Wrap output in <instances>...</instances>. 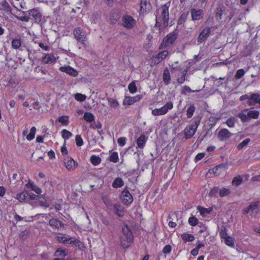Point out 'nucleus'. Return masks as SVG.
Segmentation results:
<instances>
[{"label": "nucleus", "instance_id": "0e129e2a", "mask_svg": "<svg viewBox=\"0 0 260 260\" xmlns=\"http://www.w3.org/2000/svg\"><path fill=\"white\" fill-rule=\"evenodd\" d=\"M172 249L171 246L170 245H167L165 246L164 248L162 251L164 253L167 254L171 252Z\"/></svg>", "mask_w": 260, "mask_h": 260}, {"label": "nucleus", "instance_id": "cd10ccee", "mask_svg": "<svg viewBox=\"0 0 260 260\" xmlns=\"http://www.w3.org/2000/svg\"><path fill=\"white\" fill-rule=\"evenodd\" d=\"M114 211L119 216H122L123 215L122 207L119 204H116L114 205Z\"/></svg>", "mask_w": 260, "mask_h": 260}, {"label": "nucleus", "instance_id": "5fc2aeb1", "mask_svg": "<svg viewBox=\"0 0 260 260\" xmlns=\"http://www.w3.org/2000/svg\"><path fill=\"white\" fill-rule=\"evenodd\" d=\"M37 200H38L40 205L41 206H44L45 207H49V204L46 202V201L45 200V199L44 198H42L41 197H39V198Z\"/></svg>", "mask_w": 260, "mask_h": 260}, {"label": "nucleus", "instance_id": "9b49d317", "mask_svg": "<svg viewBox=\"0 0 260 260\" xmlns=\"http://www.w3.org/2000/svg\"><path fill=\"white\" fill-rule=\"evenodd\" d=\"M64 164L66 168L70 171L74 170L78 165L77 163L72 158L69 157L64 159Z\"/></svg>", "mask_w": 260, "mask_h": 260}, {"label": "nucleus", "instance_id": "2eb2a0df", "mask_svg": "<svg viewBox=\"0 0 260 260\" xmlns=\"http://www.w3.org/2000/svg\"><path fill=\"white\" fill-rule=\"evenodd\" d=\"M151 9V5L147 0H141L140 2V13L144 14L149 11Z\"/></svg>", "mask_w": 260, "mask_h": 260}, {"label": "nucleus", "instance_id": "680f3d73", "mask_svg": "<svg viewBox=\"0 0 260 260\" xmlns=\"http://www.w3.org/2000/svg\"><path fill=\"white\" fill-rule=\"evenodd\" d=\"M69 239H70V242H69V244H73L76 246H79V243H80L79 240H78L76 239L72 238H69Z\"/></svg>", "mask_w": 260, "mask_h": 260}, {"label": "nucleus", "instance_id": "13d9d810", "mask_svg": "<svg viewBox=\"0 0 260 260\" xmlns=\"http://www.w3.org/2000/svg\"><path fill=\"white\" fill-rule=\"evenodd\" d=\"M226 125L230 127H233L235 126V119L229 118L226 121Z\"/></svg>", "mask_w": 260, "mask_h": 260}, {"label": "nucleus", "instance_id": "20e7f679", "mask_svg": "<svg viewBox=\"0 0 260 260\" xmlns=\"http://www.w3.org/2000/svg\"><path fill=\"white\" fill-rule=\"evenodd\" d=\"M173 107V103L171 102H169L161 108L153 110L152 111V114L154 116L164 115L167 113L168 110L172 109Z\"/></svg>", "mask_w": 260, "mask_h": 260}, {"label": "nucleus", "instance_id": "2f4dec72", "mask_svg": "<svg viewBox=\"0 0 260 260\" xmlns=\"http://www.w3.org/2000/svg\"><path fill=\"white\" fill-rule=\"evenodd\" d=\"M90 161L92 165L97 166L101 163V159L99 156L93 155L90 157Z\"/></svg>", "mask_w": 260, "mask_h": 260}, {"label": "nucleus", "instance_id": "f8f14e48", "mask_svg": "<svg viewBox=\"0 0 260 260\" xmlns=\"http://www.w3.org/2000/svg\"><path fill=\"white\" fill-rule=\"evenodd\" d=\"M142 98V95H137L134 97H125L123 101V105L127 106L132 105L140 100Z\"/></svg>", "mask_w": 260, "mask_h": 260}, {"label": "nucleus", "instance_id": "423d86ee", "mask_svg": "<svg viewBox=\"0 0 260 260\" xmlns=\"http://www.w3.org/2000/svg\"><path fill=\"white\" fill-rule=\"evenodd\" d=\"M177 38V34L174 31L170 33L163 40L161 43L160 47H166L172 45L176 40Z\"/></svg>", "mask_w": 260, "mask_h": 260}, {"label": "nucleus", "instance_id": "6ab92c4d", "mask_svg": "<svg viewBox=\"0 0 260 260\" xmlns=\"http://www.w3.org/2000/svg\"><path fill=\"white\" fill-rule=\"evenodd\" d=\"M260 97V94L258 93H252L250 98L248 101L247 104L249 106H254L256 103H258Z\"/></svg>", "mask_w": 260, "mask_h": 260}, {"label": "nucleus", "instance_id": "ddd939ff", "mask_svg": "<svg viewBox=\"0 0 260 260\" xmlns=\"http://www.w3.org/2000/svg\"><path fill=\"white\" fill-rule=\"evenodd\" d=\"M169 52L167 50H164L157 54L155 56L153 57L152 61L154 63L158 64L162 60L166 58Z\"/></svg>", "mask_w": 260, "mask_h": 260}, {"label": "nucleus", "instance_id": "bb28decb", "mask_svg": "<svg viewBox=\"0 0 260 260\" xmlns=\"http://www.w3.org/2000/svg\"><path fill=\"white\" fill-rule=\"evenodd\" d=\"M124 185V182L121 178L117 177L112 183V187L115 188L121 187Z\"/></svg>", "mask_w": 260, "mask_h": 260}, {"label": "nucleus", "instance_id": "72a5a7b5", "mask_svg": "<svg viewBox=\"0 0 260 260\" xmlns=\"http://www.w3.org/2000/svg\"><path fill=\"white\" fill-rule=\"evenodd\" d=\"M243 181V178L240 176H237L234 178L232 180V184L234 186H239Z\"/></svg>", "mask_w": 260, "mask_h": 260}, {"label": "nucleus", "instance_id": "69168bd1", "mask_svg": "<svg viewBox=\"0 0 260 260\" xmlns=\"http://www.w3.org/2000/svg\"><path fill=\"white\" fill-rule=\"evenodd\" d=\"M19 19L21 21H24L26 22H28L29 20H30V17L29 14L26 15L24 16H21L19 18Z\"/></svg>", "mask_w": 260, "mask_h": 260}, {"label": "nucleus", "instance_id": "774afa93", "mask_svg": "<svg viewBox=\"0 0 260 260\" xmlns=\"http://www.w3.org/2000/svg\"><path fill=\"white\" fill-rule=\"evenodd\" d=\"M218 189L217 187H214L213 189L210 190L209 195L210 196H215L216 193L218 192Z\"/></svg>", "mask_w": 260, "mask_h": 260}, {"label": "nucleus", "instance_id": "e433bc0d", "mask_svg": "<svg viewBox=\"0 0 260 260\" xmlns=\"http://www.w3.org/2000/svg\"><path fill=\"white\" fill-rule=\"evenodd\" d=\"M61 135L64 140H67L72 136V134L65 129L61 131Z\"/></svg>", "mask_w": 260, "mask_h": 260}, {"label": "nucleus", "instance_id": "3c124183", "mask_svg": "<svg viewBox=\"0 0 260 260\" xmlns=\"http://www.w3.org/2000/svg\"><path fill=\"white\" fill-rule=\"evenodd\" d=\"M76 144L78 146H81L83 144V140L80 135H77L75 138Z\"/></svg>", "mask_w": 260, "mask_h": 260}, {"label": "nucleus", "instance_id": "f257e3e1", "mask_svg": "<svg viewBox=\"0 0 260 260\" xmlns=\"http://www.w3.org/2000/svg\"><path fill=\"white\" fill-rule=\"evenodd\" d=\"M133 235L129 228L125 225L122 229V235L120 236L121 245L124 248L129 246V243L133 241Z\"/></svg>", "mask_w": 260, "mask_h": 260}, {"label": "nucleus", "instance_id": "f704fd0d", "mask_svg": "<svg viewBox=\"0 0 260 260\" xmlns=\"http://www.w3.org/2000/svg\"><path fill=\"white\" fill-rule=\"evenodd\" d=\"M195 110L196 108L194 105H191L188 108L186 111V115L187 118H190L193 116Z\"/></svg>", "mask_w": 260, "mask_h": 260}, {"label": "nucleus", "instance_id": "7ed1b4c3", "mask_svg": "<svg viewBox=\"0 0 260 260\" xmlns=\"http://www.w3.org/2000/svg\"><path fill=\"white\" fill-rule=\"evenodd\" d=\"M170 6V2H168L161 6L157 11H161V17L163 21V24L165 26L168 25V20L169 19V8Z\"/></svg>", "mask_w": 260, "mask_h": 260}, {"label": "nucleus", "instance_id": "603ef678", "mask_svg": "<svg viewBox=\"0 0 260 260\" xmlns=\"http://www.w3.org/2000/svg\"><path fill=\"white\" fill-rule=\"evenodd\" d=\"M238 117L240 118L242 122H247L248 120V114L246 115L243 113H240L238 115Z\"/></svg>", "mask_w": 260, "mask_h": 260}, {"label": "nucleus", "instance_id": "49530a36", "mask_svg": "<svg viewBox=\"0 0 260 260\" xmlns=\"http://www.w3.org/2000/svg\"><path fill=\"white\" fill-rule=\"evenodd\" d=\"M225 243L228 246L234 247V240L232 237H228L227 238H225Z\"/></svg>", "mask_w": 260, "mask_h": 260}, {"label": "nucleus", "instance_id": "5701e85b", "mask_svg": "<svg viewBox=\"0 0 260 260\" xmlns=\"http://www.w3.org/2000/svg\"><path fill=\"white\" fill-rule=\"evenodd\" d=\"M120 17V13L117 11H112L110 15V20L112 23H115Z\"/></svg>", "mask_w": 260, "mask_h": 260}, {"label": "nucleus", "instance_id": "09e8293b", "mask_svg": "<svg viewBox=\"0 0 260 260\" xmlns=\"http://www.w3.org/2000/svg\"><path fill=\"white\" fill-rule=\"evenodd\" d=\"M69 116H62L59 117L58 121L62 124L67 125L68 124Z\"/></svg>", "mask_w": 260, "mask_h": 260}, {"label": "nucleus", "instance_id": "c85d7f7f", "mask_svg": "<svg viewBox=\"0 0 260 260\" xmlns=\"http://www.w3.org/2000/svg\"><path fill=\"white\" fill-rule=\"evenodd\" d=\"M197 209L200 212V214L202 216H206L207 214H209L211 211V209H207L201 206H198L197 207Z\"/></svg>", "mask_w": 260, "mask_h": 260}, {"label": "nucleus", "instance_id": "0eeeda50", "mask_svg": "<svg viewBox=\"0 0 260 260\" xmlns=\"http://www.w3.org/2000/svg\"><path fill=\"white\" fill-rule=\"evenodd\" d=\"M121 199L123 204L129 205L133 201V198L129 191L125 188L121 192Z\"/></svg>", "mask_w": 260, "mask_h": 260}, {"label": "nucleus", "instance_id": "4468645a", "mask_svg": "<svg viewBox=\"0 0 260 260\" xmlns=\"http://www.w3.org/2000/svg\"><path fill=\"white\" fill-rule=\"evenodd\" d=\"M232 135V134L227 129L222 128L218 134V137L220 141H224L229 139Z\"/></svg>", "mask_w": 260, "mask_h": 260}, {"label": "nucleus", "instance_id": "4d7b16f0", "mask_svg": "<svg viewBox=\"0 0 260 260\" xmlns=\"http://www.w3.org/2000/svg\"><path fill=\"white\" fill-rule=\"evenodd\" d=\"M186 75V71H184L183 73V74L182 75V77L179 78H178V80H177V82H178V83L179 84H181L185 81H186L187 80L186 78H185Z\"/></svg>", "mask_w": 260, "mask_h": 260}, {"label": "nucleus", "instance_id": "4be33fe9", "mask_svg": "<svg viewBox=\"0 0 260 260\" xmlns=\"http://www.w3.org/2000/svg\"><path fill=\"white\" fill-rule=\"evenodd\" d=\"M49 223L50 226L55 227L57 229L61 228L64 225V224L62 222L55 218H52L50 219Z\"/></svg>", "mask_w": 260, "mask_h": 260}, {"label": "nucleus", "instance_id": "052dcab7", "mask_svg": "<svg viewBox=\"0 0 260 260\" xmlns=\"http://www.w3.org/2000/svg\"><path fill=\"white\" fill-rule=\"evenodd\" d=\"M197 92L199 90H191L190 88L187 86H184L182 90L181 93L185 94L186 92Z\"/></svg>", "mask_w": 260, "mask_h": 260}, {"label": "nucleus", "instance_id": "7c9ffc66", "mask_svg": "<svg viewBox=\"0 0 260 260\" xmlns=\"http://www.w3.org/2000/svg\"><path fill=\"white\" fill-rule=\"evenodd\" d=\"M68 254V251L66 249H62L61 248H58L55 252V256H60L63 258L66 255Z\"/></svg>", "mask_w": 260, "mask_h": 260}, {"label": "nucleus", "instance_id": "c9c22d12", "mask_svg": "<svg viewBox=\"0 0 260 260\" xmlns=\"http://www.w3.org/2000/svg\"><path fill=\"white\" fill-rule=\"evenodd\" d=\"M249 118L257 119L258 118L259 112L256 110L250 111L248 113Z\"/></svg>", "mask_w": 260, "mask_h": 260}, {"label": "nucleus", "instance_id": "58836bf2", "mask_svg": "<svg viewBox=\"0 0 260 260\" xmlns=\"http://www.w3.org/2000/svg\"><path fill=\"white\" fill-rule=\"evenodd\" d=\"M108 101L109 105L112 107L116 108L119 105L118 102L116 99L109 98L108 99Z\"/></svg>", "mask_w": 260, "mask_h": 260}, {"label": "nucleus", "instance_id": "a18cd8bd", "mask_svg": "<svg viewBox=\"0 0 260 260\" xmlns=\"http://www.w3.org/2000/svg\"><path fill=\"white\" fill-rule=\"evenodd\" d=\"M57 241L62 243L69 244L70 242L69 238L63 236H58L57 237Z\"/></svg>", "mask_w": 260, "mask_h": 260}, {"label": "nucleus", "instance_id": "c756f323", "mask_svg": "<svg viewBox=\"0 0 260 260\" xmlns=\"http://www.w3.org/2000/svg\"><path fill=\"white\" fill-rule=\"evenodd\" d=\"M26 186H29L31 188L32 190H34L36 193L37 194H41L42 192L41 189L38 187L37 185H36L34 183L29 182L27 184Z\"/></svg>", "mask_w": 260, "mask_h": 260}, {"label": "nucleus", "instance_id": "6e6d98bb", "mask_svg": "<svg viewBox=\"0 0 260 260\" xmlns=\"http://www.w3.org/2000/svg\"><path fill=\"white\" fill-rule=\"evenodd\" d=\"M29 235V232L26 230L21 232L19 234V238L21 240H25Z\"/></svg>", "mask_w": 260, "mask_h": 260}, {"label": "nucleus", "instance_id": "6e6552de", "mask_svg": "<svg viewBox=\"0 0 260 260\" xmlns=\"http://www.w3.org/2000/svg\"><path fill=\"white\" fill-rule=\"evenodd\" d=\"M23 13H27L30 17V19H34L36 23H39L41 21L42 15L37 9H33Z\"/></svg>", "mask_w": 260, "mask_h": 260}, {"label": "nucleus", "instance_id": "bf43d9fd", "mask_svg": "<svg viewBox=\"0 0 260 260\" xmlns=\"http://www.w3.org/2000/svg\"><path fill=\"white\" fill-rule=\"evenodd\" d=\"M39 196L38 195H36L33 193H28L27 202L29 201L30 200H37Z\"/></svg>", "mask_w": 260, "mask_h": 260}, {"label": "nucleus", "instance_id": "ea45409f", "mask_svg": "<svg viewBox=\"0 0 260 260\" xmlns=\"http://www.w3.org/2000/svg\"><path fill=\"white\" fill-rule=\"evenodd\" d=\"M109 160L110 161L113 162H117L118 160V153L116 152H113L110 157H109Z\"/></svg>", "mask_w": 260, "mask_h": 260}, {"label": "nucleus", "instance_id": "a211bd4d", "mask_svg": "<svg viewBox=\"0 0 260 260\" xmlns=\"http://www.w3.org/2000/svg\"><path fill=\"white\" fill-rule=\"evenodd\" d=\"M192 19L193 20H198L203 17V11L201 9H192L191 11Z\"/></svg>", "mask_w": 260, "mask_h": 260}, {"label": "nucleus", "instance_id": "864d4df0", "mask_svg": "<svg viewBox=\"0 0 260 260\" xmlns=\"http://www.w3.org/2000/svg\"><path fill=\"white\" fill-rule=\"evenodd\" d=\"M245 74V71L243 69H239L237 71L235 75V78L237 79H240Z\"/></svg>", "mask_w": 260, "mask_h": 260}, {"label": "nucleus", "instance_id": "f03ea898", "mask_svg": "<svg viewBox=\"0 0 260 260\" xmlns=\"http://www.w3.org/2000/svg\"><path fill=\"white\" fill-rule=\"evenodd\" d=\"M200 118L199 117L194 119L192 124L187 125L184 130V137L186 139L191 138L195 134L197 129L200 124Z\"/></svg>", "mask_w": 260, "mask_h": 260}, {"label": "nucleus", "instance_id": "de8ad7c7", "mask_svg": "<svg viewBox=\"0 0 260 260\" xmlns=\"http://www.w3.org/2000/svg\"><path fill=\"white\" fill-rule=\"evenodd\" d=\"M259 206V202H255L251 203L249 205V208L250 209V212L257 209Z\"/></svg>", "mask_w": 260, "mask_h": 260}, {"label": "nucleus", "instance_id": "c03bdc74", "mask_svg": "<svg viewBox=\"0 0 260 260\" xmlns=\"http://www.w3.org/2000/svg\"><path fill=\"white\" fill-rule=\"evenodd\" d=\"M75 98L77 101L83 102L86 100V96L85 95L81 93H76L75 95Z\"/></svg>", "mask_w": 260, "mask_h": 260}, {"label": "nucleus", "instance_id": "412c9836", "mask_svg": "<svg viewBox=\"0 0 260 260\" xmlns=\"http://www.w3.org/2000/svg\"><path fill=\"white\" fill-rule=\"evenodd\" d=\"M147 138L145 135L142 134L137 140V144L139 148L142 149L146 143Z\"/></svg>", "mask_w": 260, "mask_h": 260}, {"label": "nucleus", "instance_id": "39448f33", "mask_svg": "<svg viewBox=\"0 0 260 260\" xmlns=\"http://www.w3.org/2000/svg\"><path fill=\"white\" fill-rule=\"evenodd\" d=\"M73 34L75 39L83 44H85L86 35L80 27L75 28L73 31Z\"/></svg>", "mask_w": 260, "mask_h": 260}, {"label": "nucleus", "instance_id": "338daca9", "mask_svg": "<svg viewBox=\"0 0 260 260\" xmlns=\"http://www.w3.org/2000/svg\"><path fill=\"white\" fill-rule=\"evenodd\" d=\"M220 235L221 238L225 239L228 237L226 233V230L225 229H224L223 230H222L221 231V232H220Z\"/></svg>", "mask_w": 260, "mask_h": 260}, {"label": "nucleus", "instance_id": "393cba45", "mask_svg": "<svg viewBox=\"0 0 260 260\" xmlns=\"http://www.w3.org/2000/svg\"><path fill=\"white\" fill-rule=\"evenodd\" d=\"M16 198L20 202H27L28 192L26 191L21 192L17 194Z\"/></svg>", "mask_w": 260, "mask_h": 260}, {"label": "nucleus", "instance_id": "79ce46f5", "mask_svg": "<svg viewBox=\"0 0 260 260\" xmlns=\"http://www.w3.org/2000/svg\"><path fill=\"white\" fill-rule=\"evenodd\" d=\"M198 219L194 216L190 217L188 219V223L191 226H196L198 224Z\"/></svg>", "mask_w": 260, "mask_h": 260}, {"label": "nucleus", "instance_id": "b1692460", "mask_svg": "<svg viewBox=\"0 0 260 260\" xmlns=\"http://www.w3.org/2000/svg\"><path fill=\"white\" fill-rule=\"evenodd\" d=\"M162 80L165 84L166 85H168L170 83L171 76L169 71L168 69H166L164 71Z\"/></svg>", "mask_w": 260, "mask_h": 260}, {"label": "nucleus", "instance_id": "9d476101", "mask_svg": "<svg viewBox=\"0 0 260 260\" xmlns=\"http://www.w3.org/2000/svg\"><path fill=\"white\" fill-rule=\"evenodd\" d=\"M211 32V29L209 27H206L202 30L199 34L198 38V42L201 43L206 41L209 36Z\"/></svg>", "mask_w": 260, "mask_h": 260}, {"label": "nucleus", "instance_id": "e2e57ef3", "mask_svg": "<svg viewBox=\"0 0 260 260\" xmlns=\"http://www.w3.org/2000/svg\"><path fill=\"white\" fill-rule=\"evenodd\" d=\"M126 138L125 137H120L118 139L117 142L119 146H123L125 144Z\"/></svg>", "mask_w": 260, "mask_h": 260}, {"label": "nucleus", "instance_id": "4c0bfd02", "mask_svg": "<svg viewBox=\"0 0 260 260\" xmlns=\"http://www.w3.org/2000/svg\"><path fill=\"white\" fill-rule=\"evenodd\" d=\"M250 141V139L247 138L244 140L241 143L238 145V149L239 150L242 149L245 146H246L249 142Z\"/></svg>", "mask_w": 260, "mask_h": 260}, {"label": "nucleus", "instance_id": "f3484780", "mask_svg": "<svg viewBox=\"0 0 260 260\" xmlns=\"http://www.w3.org/2000/svg\"><path fill=\"white\" fill-rule=\"evenodd\" d=\"M36 132V128L35 126H33L30 129V132L28 135H27L28 129L26 128L24 131H23L22 133V135L23 136H26V139L28 141H31L33 140L35 136V134Z\"/></svg>", "mask_w": 260, "mask_h": 260}, {"label": "nucleus", "instance_id": "a878e982", "mask_svg": "<svg viewBox=\"0 0 260 260\" xmlns=\"http://www.w3.org/2000/svg\"><path fill=\"white\" fill-rule=\"evenodd\" d=\"M184 242H192L194 240V237L190 234L184 233L181 235Z\"/></svg>", "mask_w": 260, "mask_h": 260}, {"label": "nucleus", "instance_id": "473e14b6", "mask_svg": "<svg viewBox=\"0 0 260 260\" xmlns=\"http://www.w3.org/2000/svg\"><path fill=\"white\" fill-rule=\"evenodd\" d=\"M84 119L87 122H91L94 120V116L90 112H86L84 115Z\"/></svg>", "mask_w": 260, "mask_h": 260}, {"label": "nucleus", "instance_id": "a19ab883", "mask_svg": "<svg viewBox=\"0 0 260 260\" xmlns=\"http://www.w3.org/2000/svg\"><path fill=\"white\" fill-rule=\"evenodd\" d=\"M21 44L20 39H14L12 42V46L14 49H18Z\"/></svg>", "mask_w": 260, "mask_h": 260}, {"label": "nucleus", "instance_id": "aec40b11", "mask_svg": "<svg viewBox=\"0 0 260 260\" xmlns=\"http://www.w3.org/2000/svg\"><path fill=\"white\" fill-rule=\"evenodd\" d=\"M56 60V58L51 53L47 54L43 57L42 62L44 63L51 64L54 62Z\"/></svg>", "mask_w": 260, "mask_h": 260}, {"label": "nucleus", "instance_id": "37998d69", "mask_svg": "<svg viewBox=\"0 0 260 260\" xmlns=\"http://www.w3.org/2000/svg\"><path fill=\"white\" fill-rule=\"evenodd\" d=\"M128 89L131 93H135L137 90L135 81H132L128 85Z\"/></svg>", "mask_w": 260, "mask_h": 260}, {"label": "nucleus", "instance_id": "dca6fc26", "mask_svg": "<svg viewBox=\"0 0 260 260\" xmlns=\"http://www.w3.org/2000/svg\"><path fill=\"white\" fill-rule=\"evenodd\" d=\"M59 70L61 72H65L73 77H76L78 75V72L69 66L61 67Z\"/></svg>", "mask_w": 260, "mask_h": 260}, {"label": "nucleus", "instance_id": "8fccbe9b", "mask_svg": "<svg viewBox=\"0 0 260 260\" xmlns=\"http://www.w3.org/2000/svg\"><path fill=\"white\" fill-rule=\"evenodd\" d=\"M230 193V190L227 188H221L219 190V195L220 197H224Z\"/></svg>", "mask_w": 260, "mask_h": 260}, {"label": "nucleus", "instance_id": "1a4fd4ad", "mask_svg": "<svg viewBox=\"0 0 260 260\" xmlns=\"http://www.w3.org/2000/svg\"><path fill=\"white\" fill-rule=\"evenodd\" d=\"M122 21L124 27L128 29L133 28L135 24L134 18L128 15L124 16L122 18Z\"/></svg>", "mask_w": 260, "mask_h": 260}]
</instances>
